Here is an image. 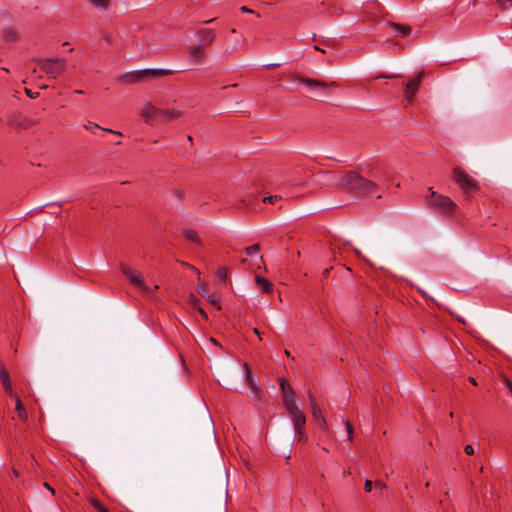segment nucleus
Here are the masks:
<instances>
[{"instance_id":"1","label":"nucleus","mask_w":512,"mask_h":512,"mask_svg":"<svg viewBox=\"0 0 512 512\" xmlns=\"http://www.w3.org/2000/svg\"><path fill=\"white\" fill-rule=\"evenodd\" d=\"M328 176L329 180L333 181L336 185L358 194H371L377 188V184L375 182L362 177L354 171L338 174L329 172Z\"/></svg>"},{"instance_id":"2","label":"nucleus","mask_w":512,"mask_h":512,"mask_svg":"<svg viewBox=\"0 0 512 512\" xmlns=\"http://www.w3.org/2000/svg\"><path fill=\"white\" fill-rule=\"evenodd\" d=\"M120 269L127 280L146 295H152L154 291L159 288L157 284L153 286L148 285L139 270H136L125 263L120 265Z\"/></svg>"},{"instance_id":"3","label":"nucleus","mask_w":512,"mask_h":512,"mask_svg":"<svg viewBox=\"0 0 512 512\" xmlns=\"http://www.w3.org/2000/svg\"><path fill=\"white\" fill-rule=\"evenodd\" d=\"M172 73L173 71L169 69H143L127 72L121 77V80L125 84H136L149 78L167 76L171 75Z\"/></svg>"},{"instance_id":"4","label":"nucleus","mask_w":512,"mask_h":512,"mask_svg":"<svg viewBox=\"0 0 512 512\" xmlns=\"http://www.w3.org/2000/svg\"><path fill=\"white\" fill-rule=\"evenodd\" d=\"M38 65L41 70L56 78L59 74L63 73L66 70L67 63L64 58H48V59H40L38 61Z\"/></svg>"},{"instance_id":"5","label":"nucleus","mask_w":512,"mask_h":512,"mask_svg":"<svg viewBox=\"0 0 512 512\" xmlns=\"http://www.w3.org/2000/svg\"><path fill=\"white\" fill-rule=\"evenodd\" d=\"M429 191L431 192V198L428 203L432 208L443 214H450L456 209L457 205L451 200V198L437 194L432 190V188H429Z\"/></svg>"},{"instance_id":"6","label":"nucleus","mask_w":512,"mask_h":512,"mask_svg":"<svg viewBox=\"0 0 512 512\" xmlns=\"http://www.w3.org/2000/svg\"><path fill=\"white\" fill-rule=\"evenodd\" d=\"M453 178L459 187L463 190V192L467 195L479 189L477 181L459 167H456L453 170Z\"/></svg>"},{"instance_id":"7","label":"nucleus","mask_w":512,"mask_h":512,"mask_svg":"<svg viewBox=\"0 0 512 512\" xmlns=\"http://www.w3.org/2000/svg\"><path fill=\"white\" fill-rule=\"evenodd\" d=\"M423 78V72L418 73L414 78L405 84L404 98L408 103L414 100Z\"/></svg>"},{"instance_id":"8","label":"nucleus","mask_w":512,"mask_h":512,"mask_svg":"<svg viewBox=\"0 0 512 512\" xmlns=\"http://www.w3.org/2000/svg\"><path fill=\"white\" fill-rule=\"evenodd\" d=\"M282 395H283V403L287 410L292 409V407H298L296 404V395L293 391L292 387L285 380H281L280 383Z\"/></svg>"},{"instance_id":"9","label":"nucleus","mask_w":512,"mask_h":512,"mask_svg":"<svg viewBox=\"0 0 512 512\" xmlns=\"http://www.w3.org/2000/svg\"><path fill=\"white\" fill-rule=\"evenodd\" d=\"M161 111L162 109L155 107L151 103L145 104V106L142 109V117L144 122L147 124L157 122L161 117Z\"/></svg>"},{"instance_id":"10","label":"nucleus","mask_w":512,"mask_h":512,"mask_svg":"<svg viewBox=\"0 0 512 512\" xmlns=\"http://www.w3.org/2000/svg\"><path fill=\"white\" fill-rule=\"evenodd\" d=\"M287 411L291 417L294 431L304 430L306 424V417L304 413L298 407H292V409Z\"/></svg>"},{"instance_id":"11","label":"nucleus","mask_w":512,"mask_h":512,"mask_svg":"<svg viewBox=\"0 0 512 512\" xmlns=\"http://www.w3.org/2000/svg\"><path fill=\"white\" fill-rule=\"evenodd\" d=\"M188 53L193 63L200 64L205 58V52L201 45H192L188 49Z\"/></svg>"},{"instance_id":"12","label":"nucleus","mask_w":512,"mask_h":512,"mask_svg":"<svg viewBox=\"0 0 512 512\" xmlns=\"http://www.w3.org/2000/svg\"><path fill=\"white\" fill-rule=\"evenodd\" d=\"M199 39L203 46H209L215 39V32L209 28H203L198 31Z\"/></svg>"},{"instance_id":"13","label":"nucleus","mask_w":512,"mask_h":512,"mask_svg":"<svg viewBox=\"0 0 512 512\" xmlns=\"http://www.w3.org/2000/svg\"><path fill=\"white\" fill-rule=\"evenodd\" d=\"M308 398L310 401L312 418L315 422H318L320 419L324 418L322 411H321L315 397L313 396V394L311 392L308 393Z\"/></svg>"},{"instance_id":"14","label":"nucleus","mask_w":512,"mask_h":512,"mask_svg":"<svg viewBox=\"0 0 512 512\" xmlns=\"http://www.w3.org/2000/svg\"><path fill=\"white\" fill-rule=\"evenodd\" d=\"M294 80L297 81L298 83L305 84L308 87L317 88V89H320V90H325L327 88V86H328L323 81L309 79V78L295 77Z\"/></svg>"},{"instance_id":"15","label":"nucleus","mask_w":512,"mask_h":512,"mask_svg":"<svg viewBox=\"0 0 512 512\" xmlns=\"http://www.w3.org/2000/svg\"><path fill=\"white\" fill-rule=\"evenodd\" d=\"M0 381L5 393H10L12 388V383L10 380V375L8 370L4 365L0 366Z\"/></svg>"},{"instance_id":"16","label":"nucleus","mask_w":512,"mask_h":512,"mask_svg":"<svg viewBox=\"0 0 512 512\" xmlns=\"http://www.w3.org/2000/svg\"><path fill=\"white\" fill-rule=\"evenodd\" d=\"M389 26L394 34L399 37H406L411 33V27L408 25L391 22Z\"/></svg>"},{"instance_id":"17","label":"nucleus","mask_w":512,"mask_h":512,"mask_svg":"<svg viewBox=\"0 0 512 512\" xmlns=\"http://www.w3.org/2000/svg\"><path fill=\"white\" fill-rule=\"evenodd\" d=\"M245 371H246V379H245V383H246V386L256 395L258 396L259 393H260V388L259 386L256 384L254 378H253V375L249 369V366L246 364L245 365Z\"/></svg>"},{"instance_id":"18","label":"nucleus","mask_w":512,"mask_h":512,"mask_svg":"<svg viewBox=\"0 0 512 512\" xmlns=\"http://www.w3.org/2000/svg\"><path fill=\"white\" fill-rule=\"evenodd\" d=\"M255 281H256V285H257V287H258L261 291H263V292H265V293H270V292H272V290H273V285H272V283H271L269 280H267L266 278H263V277H261V276H256V280H255Z\"/></svg>"},{"instance_id":"19","label":"nucleus","mask_w":512,"mask_h":512,"mask_svg":"<svg viewBox=\"0 0 512 512\" xmlns=\"http://www.w3.org/2000/svg\"><path fill=\"white\" fill-rule=\"evenodd\" d=\"M181 115L182 111L177 109H162L161 111V117H164L165 120L177 119Z\"/></svg>"},{"instance_id":"20","label":"nucleus","mask_w":512,"mask_h":512,"mask_svg":"<svg viewBox=\"0 0 512 512\" xmlns=\"http://www.w3.org/2000/svg\"><path fill=\"white\" fill-rule=\"evenodd\" d=\"M15 410L17 412V415L20 420L26 421L28 418V413L26 411V408L22 404L20 399H17V402H15Z\"/></svg>"},{"instance_id":"21","label":"nucleus","mask_w":512,"mask_h":512,"mask_svg":"<svg viewBox=\"0 0 512 512\" xmlns=\"http://www.w3.org/2000/svg\"><path fill=\"white\" fill-rule=\"evenodd\" d=\"M86 130L92 132V133H95L96 130H102L103 132H109V133H114V134H117L119 136H121L122 134L120 132H117V131H113L111 129H106V128H101L98 124L96 123H90L88 125H85L84 126Z\"/></svg>"},{"instance_id":"22","label":"nucleus","mask_w":512,"mask_h":512,"mask_svg":"<svg viewBox=\"0 0 512 512\" xmlns=\"http://www.w3.org/2000/svg\"><path fill=\"white\" fill-rule=\"evenodd\" d=\"M183 234H184V237L188 241L193 242L195 244H200V238H199V236H198L196 231L191 230V229H187V230L184 231Z\"/></svg>"},{"instance_id":"23","label":"nucleus","mask_w":512,"mask_h":512,"mask_svg":"<svg viewBox=\"0 0 512 512\" xmlns=\"http://www.w3.org/2000/svg\"><path fill=\"white\" fill-rule=\"evenodd\" d=\"M97 9H108L110 6L109 0H88Z\"/></svg>"},{"instance_id":"24","label":"nucleus","mask_w":512,"mask_h":512,"mask_svg":"<svg viewBox=\"0 0 512 512\" xmlns=\"http://www.w3.org/2000/svg\"><path fill=\"white\" fill-rule=\"evenodd\" d=\"M90 503L98 512H109L108 509L96 498H91Z\"/></svg>"},{"instance_id":"25","label":"nucleus","mask_w":512,"mask_h":512,"mask_svg":"<svg viewBox=\"0 0 512 512\" xmlns=\"http://www.w3.org/2000/svg\"><path fill=\"white\" fill-rule=\"evenodd\" d=\"M259 253L258 244H254L245 248V254L247 256H256Z\"/></svg>"},{"instance_id":"26","label":"nucleus","mask_w":512,"mask_h":512,"mask_svg":"<svg viewBox=\"0 0 512 512\" xmlns=\"http://www.w3.org/2000/svg\"><path fill=\"white\" fill-rule=\"evenodd\" d=\"M217 277L220 279L221 282H225L228 277V270L225 267H220L216 272Z\"/></svg>"},{"instance_id":"27","label":"nucleus","mask_w":512,"mask_h":512,"mask_svg":"<svg viewBox=\"0 0 512 512\" xmlns=\"http://www.w3.org/2000/svg\"><path fill=\"white\" fill-rule=\"evenodd\" d=\"M295 432V438L298 442H306L308 437H307V434L305 433V430H297V431H294Z\"/></svg>"},{"instance_id":"28","label":"nucleus","mask_w":512,"mask_h":512,"mask_svg":"<svg viewBox=\"0 0 512 512\" xmlns=\"http://www.w3.org/2000/svg\"><path fill=\"white\" fill-rule=\"evenodd\" d=\"M206 299L213 305H218L220 302V296L217 293L208 294Z\"/></svg>"},{"instance_id":"29","label":"nucleus","mask_w":512,"mask_h":512,"mask_svg":"<svg viewBox=\"0 0 512 512\" xmlns=\"http://www.w3.org/2000/svg\"><path fill=\"white\" fill-rule=\"evenodd\" d=\"M345 426H346V430H347V434H348V439L350 441H352L353 439V426L352 424L350 423V421H345Z\"/></svg>"},{"instance_id":"30","label":"nucleus","mask_w":512,"mask_h":512,"mask_svg":"<svg viewBox=\"0 0 512 512\" xmlns=\"http://www.w3.org/2000/svg\"><path fill=\"white\" fill-rule=\"evenodd\" d=\"M280 199H281V197L277 196V195H275V196H268V197H264L263 198V202L264 203H271V204H273V203H275L276 201H278Z\"/></svg>"},{"instance_id":"31","label":"nucleus","mask_w":512,"mask_h":512,"mask_svg":"<svg viewBox=\"0 0 512 512\" xmlns=\"http://www.w3.org/2000/svg\"><path fill=\"white\" fill-rule=\"evenodd\" d=\"M317 425L319 426V428L323 431V432H326L328 430V425H327V422L325 420V418H322L320 419L318 422H316Z\"/></svg>"},{"instance_id":"32","label":"nucleus","mask_w":512,"mask_h":512,"mask_svg":"<svg viewBox=\"0 0 512 512\" xmlns=\"http://www.w3.org/2000/svg\"><path fill=\"white\" fill-rule=\"evenodd\" d=\"M317 425L319 426V428L323 431V432H326L328 430V425H327V422L325 420V418H322L320 419L318 422H316Z\"/></svg>"},{"instance_id":"33","label":"nucleus","mask_w":512,"mask_h":512,"mask_svg":"<svg viewBox=\"0 0 512 512\" xmlns=\"http://www.w3.org/2000/svg\"><path fill=\"white\" fill-rule=\"evenodd\" d=\"M25 94L31 98V99H35L38 97L39 93L38 92H33L32 90L28 89V88H25Z\"/></svg>"},{"instance_id":"34","label":"nucleus","mask_w":512,"mask_h":512,"mask_svg":"<svg viewBox=\"0 0 512 512\" xmlns=\"http://www.w3.org/2000/svg\"><path fill=\"white\" fill-rule=\"evenodd\" d=\"M198 292H199L202 296L206 297V296L208 295V291H207V289H206V285H202V286H200V287L198 288Z\"/></svg>"},{"instance_id":"35","label":"nucleus","mask_w":512,"mask_h":512,"mask_svg":"<svg viewBox=\"0 0 512 512\" xmlns=\"http://www.w3.org/2000/svg\"><path fill=\"white\" fill-rule=\"evenodd\" d=\"M364 490L366 492H371V490H372V482L370 480H366L365 481Z\"/></svg>"},{"instance_id":"36","label":"nucleus","mask_w":512,"mask_h":512,"mask_svg":"<svg viewBox=\"0 0 512 512\" xmlns=\"http://www.w3.org/2000/svg\"><path fill=\"white\" fill-rule=\"evenodd\" d=\"M240 11L243 12V13H253V14H255V12L253 10L249 9L246 6H242L240 8ZM256 16L259 17L260 15L258 13H256Z\"/></svg>"},{"instance_id":"37","label":"nucleus","mask_w":512,"mask_h":512,"mask_svg":"<svg viewBox=\"0 0 512 512\" xmlns=\"http://www.w3.org/2000/svg\"><path fill=\"white\" fill-rule=\"evenodd\" d=\"M12 400H14L15 402H17V399H20L18 397V395L15 393V391L13 389H11V392L10 393H6Z\"/></svg>"},{"instance_id":"38","label":"nucleus","mask_w":512,"mask_h":512,"mask_svg":"<svg viewBox=\"0 0 512 512\" xmlns=\"http://www.w3.org/2000/svg\"><path fill=\"white\" fill-rule=\"evenodd\" d=\"M465 453L467 455H473L474 454V448L472 445H466L465 446Z\"/></svg>"},{"instance_id":"39","label":"nucleus","mask_w":512,"mask_h":512,"mask_svg":"<svg viewBox=\"0 0 512 512\" xmlns=\"http://www.w3.org/2000/svg\"><path fill=\"white\" fill-rule=\"evenodd\" d=\"M375 488L379 489V490H382V489L386 488V485L382 481H376L375 482Z\"/></svg>"},{"instance_id":"40","label":"nucleus","mask_w":512,"mask_h":512,"mask_svg":"<svg viewBox=\"0 0 512 512\" xmlns=\"http://www.w3.org/2000/svg\"><path fill=\"white\" fill-rule=\"evenodd\" d=\"M496 2L501 6L505 7L507 3H512V0H496Z\"/></svg>"},{"instance_id":"41","label":"nucleus","mask_w":512,"mask_h":512,"mask_svg":"<svg viewBox=\"0 0 512 512\" xmlns=\"http://www.w3.org/2000/svg\"><path fill=\"white\" fill-rule=\"evenodd\" d=\"M5 37L7 40H13L15 38V33L14 32L6 33Z\"/></svg>"},{"instance_id":"42","label":"nucleus","mask_w":512,"mask_h":512,"mask_svg":"<svg viewBox=\"0 0 512 512\" xmlns=\"http://www.w3.org/2000/svg\"><path fill=\"white\" fill-rule=\"evenodd\" d=\"M198 311H199L200 315H201L204 319H207V318H208V316H207L206 312H205L202 308H199V309H198Z\"/></svg>"},{"instance_id":"43","label":"nucleus","mask_w":512,"mask_h":512,"mask_svg":"<svg viewBox=\"0 0 512 512\" xmlns=\"http://www.w3.org/2000/svg\"><path fill=\"white\" fill-rule=\"evenodd\" d=\"M183 265H184V267H189V268H191L193 271H195L196 273H198V274H199V271H198L194 266H191V265H189L188 263H183Z\"/></svg>"},{"instance_id":"44","label":"nucleus","mask_w":512,"mask_h":512,"mask_svg":"<svg viewBox=\"0 0 512 512\" xmlns=\"http://www.w3.org/2000/svg\"><path fill=\"white\" fill-rule=\"evenodd\" d=\"M505 382H506V385L508 387V389L510 390V392L512 393V382L509 381L508 379H505Z\"/></svg>"},{"instance_id":"45","label":"nucleus","mask_w":512,"mask_h":512,"mask_svg":"<svg viewBox=\"0 0 512 512\" xmlns=\"http://www.w3.org/2000/svg\"><path fill=\"white\" fill-rule=\"evenodd\" d=\"M253 332L259 337V339L261 340V337H260V332L257 328H254L253 329Z\"/></svg>"},{"instance_id":"46","label":"nucleus","mask_w":512,"mask_h":512,"mask_svg":"<svg viewBox=\"0 0 512 512\" xmlns=\"http://www.w3.org/2000/svg\"><path fill=\"white\" fill-rule=\"evenodd\" d=\"M44 486L46 487V489L50 490L52 493H54V490L47 484L45 483Z\"/></svg>"},{"instance_id":"47","label":"nucleus","mask_w":512,"mask_h":512,"mask_svg":"<svg viewBox=\"0 0 512 512\" xmlns=\"http://www.w3.org/2000/svg\"><path fill=\"white\" fill-rule=\"evenodd\" d=\"M242 48H243V45H242V44H240V45H239V47H237V48H235V49L233 50V52L239 51V50H241Z\"/></svg>"},{"instance_id":"48","label":"nucleus","mask_w":512,"mask_h":512,"mask_svg":"<svg viewBox=\"0 0 512 512\" xmlns=\"http://www.w3.org/2000/svg\"><path fill=\"white\" fill-rule=\"evenodd\" d=\"M210 342H212V343H213V344H215V345H218L217 340H216V339H214V338H210Z\"/></svg>"},{"instance_id":"49","label":"nucleus","mask_w":512,"mask_h":512,"mask_svg":"<svg viewBox=\"0 0 512 512\" xmlns=\"http://www.w3.org/2000/svg\"><path fill=\"white\" fill-rule=\"evenodd\" d=\"M329 271H330V269H325L323 272L324 276L328 275Z\"/></svg>"},{"instance_id":"50","label":"nucleus","mask_w":512,"mask_h":512,"mask_svg":"<svg viewBox=\"0 0 512 512\" xmlns=\"http://www.w3.org/2000/svg\"><path fill=\"white\" fill-rule=\"evenodd\" d=\"M470 382H471L473 385H476V384H477L474 378H470Z\"/></svg>"},{"instance_id":"51","label":"nucleus","mask_w":512,"mask_h":512,"mask_svg":"<svg viewBox=\"0 0 512 512\" xmlns=\"http://www.w3.org/2000/svg\"><path fill=\"white\" fill-rule=\"evenodd\" d=\"M74 92L77 93V94H82L83 93L82 90H75Z\"/></svg>"},{"instance_id":"52","label":"nucleus","mask_w":512,"mask_h":512,"mask_svg":"<svg viewBox=\"0 0 512 512\" xmlns=\"http://www.w3.org/2000/svg\"><path fill=\"white\" fill-rule=\"evenodd\" d=\"M213 21H214V19H210V20L205 21V23H206V24H209V23H211V22H213Z\"/></svg>"},{"instance_id":"53","label":"nucleus","mask_w":512,"mask_h":512,"mask_svg":"<svg viewBox=\"0 0 512 512\" xmlns=\"http://www.w3.org/2000/svg\"><path fill=\"white\" fill-rule=\"evenodd\" d=\"M384 78H388V79H391L393 78L394 76H383Z\"/></svg>"}]
</instances>
